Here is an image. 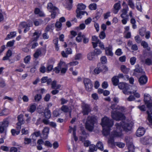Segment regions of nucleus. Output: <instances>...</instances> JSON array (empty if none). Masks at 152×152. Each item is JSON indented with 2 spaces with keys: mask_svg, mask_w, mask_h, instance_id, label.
<instances>
[{
  "mask_svg": "<svg viewBox=\"0 0 152 152\" xmlns=\"http://www.w3.org/2000/svg\"><path fill=\"white\" fill-rule=\"evenodd\" d=\"M115 105H112L111 106V109L114 110V109H116V111H114L111 112V116L112 118L114 119L116 121L121 120L125 118L123 114L119 111H123L124 110V107L119 106H117L115 107Z\"/></svg>",
  "mask_w": 152,
  "mask_h": 152,
  "instance_id": "nucleus-1",
  "label": "nucleus"
},
{
  "mask_svg": "<svg viewBox=\"0 0 152 152\" xmlns=\"http://www.w3.org/2000/svg\"><path fill=\"white\" fill-rule=\"evenodd\" d=\"M113 124V121L105 117L102 119V125L103 127V134L105 136L108 135L110 132V128Z\"/></svg>",
  "mask_w": 152,
  "mask_h": 152,
  "instance_id": "nucleus-2",
  "label": "nucleus"
},
{
  "mask_svg": "<svg viewBox=\"0 0 152 152\" xmlns=\"http://www.w3.org/2000/svg\"><path fill=\"white\" fill-rule=\"evenodd\" d=\"M121 128L119 126V124H116V129H114L113 131L111 132L108 139V143L112 146H113L114 144V137L120 136L121 135Z\"/></svg>",
  "mask_w": 152,
  "mask_h": 152,
  "instance_id": "nucleus-3",
  "label": "nucleus"
},
{
  "mask_svg": "<svg viewBox=\"0 0 152 152\" xmlns=\"http://www.w3.org/2000/svg\"><path fill=\"white\" fill-rule=\"evenodd\" d=\"M96 121V119L94 117L88 116L87 117L85 124L86 128L90 132L92 131Z\"/></svg>",
  "mask_w": 152,
  "mask_h": 152,
  "instance_id": "nucleus-4",
  "label": "nucleus"
},
{
  "mask_svg": "<svg viewBox=\"0 0 152 152\" xmlns=\"http://www.w3.org/2000/svg\"><path fill=\"white\" fill-rule=\"evenodd\" d=\"M86 5L82 3H80L78 4L77 6V9L76 10L77 17L78 18H81L82 15H84L85 14L88 15V14L85 11H82L81 10H84L86 8Z\"/></svg>",
  "mask_w": 152,
  "mask_h": 152,
  "instance_id": "nucleus-5",
  "label": "nucleus"
},
{
  "mask_svg": "<svg viewBox=\"0 0 152 152\" xmlns=\"http://www.w3.org/2000/svg\"><path fill=\"white\" fill-rule=\"evenodd\" d=\"M118 85L119 88L123 90V92L125 94L129 95L132 93L129 91L130 86L128 84L124 83H120Z\"/></svg>",
  "mask_w": 152,
  "mask_h": 152,
  "instance_id": "nucleus-6",
  "label": "nucleus"
},
{
  "mask_svg": "<svg viewBox=\"0 0 152 152\" xmlns=\"http://www.w3.org/2000/svg\"><path fill=\"white\" fill-rule=\"evenodd\" d=\"M108 70V69L106 66L100 63L97 64V67L94 69V74H98L101 72H105Z\"/></svg>",
  "mask_w": 152,
  "mask_h": 152,
  "instance_id": "nucleus-7",
  "label": "nucleus"
},
{
  "mask_svg": "<svg viewBox=\"0 0 152 152\" xmlns=\"http://www.w3.org/2000/svg\"><path fill=\"white\" fill-rule=\"evenodd\" d=\"M116 124H119V126L121 128V132L123 129L126 131H127L130 130L132 126V124L126 123L123 121H121L120 123H116L115 126L116 127ZM115 129H116V127Z\"/></svg>",
  "mask_w": 152,
  "mask_h": 152,
  "instance_id": "nucleus-8",
  "label": "nucleus"
},
{
  "mask_svg": "<svg viewBox=\"0 0 152 152\" xmlns=\"http://www.w3.org/2000/svg\"><path fill=\"white\" fill-rule=\"evenodd\" d=\"M82 113L84 115H88L91 111L89 105L85 104H83L82 106Z\"/></svg>",
  "mask_w": 152,
  "mask_h": 152,
  "instance_id": "nucleus-9",
  "label": "nucleus"
},
{
  "mask_svg": "<svg viewBox=\"0 0 152 152\" xmlns=\"http://www.w3.org/2000/svg\"><path fill=\"white\" fill-rule=\"evenodd\" d=\"M9 124L8 121L7 120H4L0 122V133H3L8 127Z\"/></svg>",
  "mask_w": 152,
  "mask_h": 152,
  "instance_id": "nucleus-10",
  "label": "nucleus"
},
{
  "mask_svg": "<svg viewBox=\"0 0 152 152\" xmlns=\"http://www.w3.org/2000/svg\"><path fill=\"white\" fill-rule=\"evenodd\" d=\"M151 99V97L149 94H145L144 101L145 104H147L148 108H150L152 104V101Z\"/></svg>",
  "mask_w": 152,
  "mask_h": 152,
  "instance_id": "nucleus-11",
  "label": "nucleus"
},
{
  "mask_svg": "<svg viewBox=\"0 0 152 152\" xmlns=\"http://www.w3.org/2000/svg\"><path fill=\"white\" fill-rule=\"evenodd\" d=\"M151 107L148 108L149 110L147 111L148 115V120L149 123V125L152 126V104L151 106Z\"/></svg>",
  "mask_w": 152,
  "mask_h": 152,
  "instance_id": "nucleus-12",
  "label": "nucleus"
},
{
  "mask_svg": "<svg viewBox=\"0 0 152 152\" xmlns=\"http://www.w3.org/2000/svg\"><path fill=\"white\" fill-rule=\"evenodd\" d=\"M32 26V23L31 22H29L28 23L25 22H23L20 23L19 27L20 28H27L31 27Z\"/></svg>",
  "mask_w": 152,
  "mask_h": 152,
  "instance_id": "nucleus-13",
  "label": "nucleus"
},
{
  "mask_svg": "<svg viewBox=\"0 0 152 152\" xmlns=\"http://www.w3.org/2000/svg\"><path fill=\"white\" fill-rule=\"evenodd\" d=\"M49 128L48 127H45L42 131V137L44 139H46L48 137L49 131Z\"/></svg>",
  "mask_w": 152,
  "mask_h": 152,
  "instance_id": "nucleus-14",
  "label": "nucleus"
},
{
  "mask_svg": "<svg viewBox=\"0 0 152 152\" xmlns=\"http://www.w3.org/2000/svg\"><path fill=\"white\" fill-rule=\"evenodd\" d=\"M65 66V63L62 61H60L58 64V65L57 67L55 68L54 70L56 73H58L61 69L62 66Z\"/></svg>",
  "mask_w": 152,
  "mask_h": 152,
  "instance_id": "nucleus-15",
  "label": "nucleus"
},
{
  "mask_svg": "<svg viewBox=\"0 0 152 152\" xmlns=\"http://www.w3.org/2000/svg\"><path fill=\"white\" fill-rule=\"evenodd\" d=\"M41 32L40 31H36L34 34L33 38H32L30 42L31 43L33 42H36L37 41L38 39L39 38Z\"/></svg>",
  "mask_w": 152,
  "mask_h": 152,
  "instance_id": "nucleus-16",
  "label": "nucleus"
},
{
  "mask_svg": "<svg viewBox=\"0 0 152 152\" xmlns=\"http://www.w3.org/2000/svg\"><path fill=\"white\" fill-rule=\"evenodd\" d=\"M145 132L144 128L143 127L139 128L136 132V135L138 137H140L143 135Z\"/></svg>",
  "mask_w": 152,
  "mask_h": 152,
  "instance_id": "nucleus-17",
  "label": "nucleus"
},
{
  "mask_svg": "<svg viewBox=\"0 0 152 152\" xmlns=\"http://www.w3.org/2000/svg\"><path fill=\"white\" fill-rule=\"evenodd\" d=\"M148 80L147 77L145 75L141 76L139 79V81L141 85H144L146 83Z\"/></svg>",
  "mask_w": 152,
  "mask_h": 152,
  "instance_id": "nucleus-18",
  "label": "nucleus"
},
{
  "mask_svg": "<svg viewBox=\"0 0 152 152\" xmlns=\"http://www.w3.org/2000/svg\"><path fill=\"white\" fill-rule=\"evenodd\" d=\"M47 9L50 12H52L53 11H58V9L53 6L51 3H49L48 4Z\"/></svg>",
  "mask_w": 152,
  "mask_h": 152,
  "instance_id": "nucleus-19",
  "label": "nucleus"
},
{
  "mask_svg": "<svg viewBox=\"0 0 152 152\" xmlns=\"http://www.w3.org/2000/svg\"><path fill=\"white\" fill-rule=\"evenodd\" d=\"M114 10H113V13L115 14H117L121 8V4L120 2H118L115 3L113 6Z\"/></svg>",
  "mask_w": 152,
  "mask_h": 152,
  "instance_id": "nucleus-20",
  "label": "nucleus"
},
{
  "mask_svg": "<svg viewBox=\"0 0 152 152\" xmlns=\"http://www.w3.org/2000/svg\"><path fill=\"white\" fill-rule=\"evenodd\" d=\"M96 56L93 52L89 53L87 55V58L88 60L90 61L94 60Z\"/></svg>",
  "mask_w": 152,
  "mask_h": 152,
  "instance_id": "nucleus-21",
  "label": "nucleus"
},
{
  "mask_svg": "<svg viewBox=\"0 0 152 152\" xmlns=\"http://www.w3.org/2000/svg\"><path fill=\"white\" fill-rule=\"evenodd\" d=\"M44 115L45 118L48 119L51 117V114L50 111L48 109L46 108L44 110Z\"/></svg>",
  "mask_w": 152,
  "mask_h": 152,
  "instance_id": "nucleus-22",
  "label": "nucleus"
},
{
  "mask_svg": "<svg viewBox=\"0 0 152 152\" xmlns=\"http://www.w3.org/2000/svg\"><path fill=\"white\" fill-rule=\"evenodd\" d=\"M23 115H20L18 117V122L17 124H23L25 123V121L23 118Z\"/></svg>",
  "mask_w": 152,
  "mask_h": 152,
  "instance_id": "nucleus-23",
  "label": "nucleus"
},
{
  "mask_svg": "<svg viewBox=\"0 0 152 152\" xmlns=\"http://www.w3.org/2000/svg\"><path fill=\"white\" fill-rule=\"evenodd\" d=\"M128 7L126 9H124L122 10V14L121 15V16L122 18H126L128 17V15H127V12L128 10Z\"/></svg>",
  "mask_w": 152,
  "mask_h": 152,
  "instance_id": "nucleus-24",
  "label": "nucleus"
},
{
  "mask_svg": "<svg viewBox=\"0 0 152 152\" xmlns=\"http://www.w3.org/2000/svg\"><path fill=\"white\" fill-rule=\"evenodd\" d=\"M44 49L42 48H41L37 50L36 52L34 54V56L36 58H37L41 54V50Z\"/></svg>",
  "mask_w": 152,
  "mask_h": 152,
  "instance_id": "nucleus-25",
  "label": "nucleus"
},
{
  "mask_svg": "<svg viewBox=\"0 0 152 152\" xmlns=\"http://www.w3.org/2000/svg\"><path fill=\"white\" fill-rule=\"evenodd\" d=\"M106 54L108 56H112L113 55V53L112 51V49L108 47L105 48Z\"/></svg>",
  "mask_w": 152,
  "mask_h": 152,
  "instance_id": "nucleus-26",
  "label": "nucleus"
},
{
  "mask_svg": "<svg viewBox=\"0 0 152 152\" xmlns=\"http://www.w3.org/2000/svg\"><path fill=\"white\" fill-rule=\"evenodd\" d=\"M112 81L113 85L116 86L118 85L119 82V80L117 76H114L112 79Z\"/></svg>",
  "mask_w": 152,
  "mask_h": 152,
  "instance_id": "nucleus-27",
  "label": "nucleus"
},
{
  "mask_svg": "<svg viewBox=\"0 0 152 152\" xmlns=\"http://www.w3.org/2000/svg\"><path fill=\"white\" fill-rule=\"evenodd\" d=\"M36 109V106L35 104H34L31 105L28 110L29 112L32 113L35 111Z\"/></svg>",
  "mask_w": 152,
  "mask_h": 152,
  "instance_id": "nucleus-28",
  "label": "nucleus"
},
{
  "mask_svg": "<svg viewBox=\"0 0 152 152\" xmlns=\"http://www.w3.org/2000/svg\"><path fill=\"white\" fill-rule=\"evenodd\" d=\"M61 110H62L64 112H71L70 108L66 105H63L61 107Z\"/></svg>",
  "mask_w": 152,
  "mask_h": 152,
  "instance_id": "nucleus-29",
  "label": "nucleus"
},
{
  "mask_svg": "<svg viewBox=\"0 0 152 152\" xmlns=\"http://www.w3.org/2000/svg\"><path fill=\"white\" fill-rule=\"evenodd\" d=\"M133 88L134 89H133L132 91H130V92H131L132 93H130L129 94H133L135 97L137 98H139L140 97V95L139 93H136V91L137 90V88L136 87L134 86L133 87Z\"/></svg>",
  "mask_w": 152,
  "mask_h": 152,
  "instance_id": "nucleus-30",
  "label": "nucleus"
},
{
  "mask_svg": "<svg viewBox=\"0 0 152 152\" xmlns=\"http://www.w3.org/2000/svg\"><path fill=\"white\" fill-rule=\"evenodd\" d=\"M121 71L124 74H127L129 72V69L127 68L126 66L124 65H122L121 66Z\"/></svg>",
  "mask_w": 152,
  "mask_h": 152,
  "instance_id": "nucleus-31",
  "label": "nucleus"
},
{
  "mask_svg": "<svg viewBox=\"0 0 152 152\" xmlns=\"http://www.w3.org/2000/svg\"><path fill=\"white\" fill-rule=\"evenodd\" d=\"M96 146L97 148L99 149L101 151H102L104 150L103 144L101 141L98 142L96 144Z\"/></svg>",
  "mask_w": 152,
  "mask_h": 152,
  "instance_id": "nucleus-32",
  "label": "nucleus"
},
{
  "mask_svg": "<svg viewBox=\"0 0 152 152\" xmlns=\"http://www.w3.org/2000/svg\"><path fill=\"white\" fill-rule=\"evenodd\" d=\"M97 150V148L95 145L91 144L89 146L88 152H94V151H96Z\"/></svg>",
  "mask_w": 152,
  "mask_h": 152,
  "instance_id": "nucleus-33",
  "label": "nucleus"
},
{
  "mask_svg": "<svg viewBox=\"0 0 152 152\" xmlns=\"http://www.w3.org/2000/svg\"><path fill=\"white\" fill-rule=\"evenodd\" d=\"M61 112V110L60 109H56L53 112V115L54 117H57L59 115Z\"/></svg>",
  "mask_w": 152,
  "mask_h": 152,
  "instance_id": "nucleus-34",
  "label": "nucleus"
},
{
  "mask_svg": "<svg viewBox=\"0 0 152 152\" xmlns=\"http://www.w3.org/2000/svg\"><path fill=\"white\" fill-rule=\"evenodd\" d=\"M67 69V67L65 64V66H62L61 69L60 70L61 73L62 75H63L66 72Z\"/></svg>",
  "mask_w": 152,
  "mask_h": 152,
  "instance_id": "nucleus-35",
  "label": "nucleus"
},
{
  "mask_svg": "<svg viewBox=\"0 0 152 152\" xmlns=\"http://www.w3.org/2000/svg\"><path fill=\"white\" fill-rule=\"evenodd\" d=\"M72 129H73V137L74 138V140L75 141H76L78 140V138L76 137V127L75 126H74V127L73 128H72Z\"/></svg>",
  "mask_w": 152,
  "mask_h": 152,
  "instance_id": "nucleus-36",
  "label": "nucleus"
},
{
  "mask_svg": "<svg viewBox=\"0 0 152 152\" xmlns=\"http://www.w3.org/2000/svg\"><path fill=\"white\" fill-rule=\"evenodd\" d=\"M16 35V32L15 31L13 32H11L10 34H8L7 37L6 38V39H8V38H11L15 37Z\"/></svg>",
  "mask_w": 152,
  "mask_h": 152,
  "instance_id": "nucleus-37",
  "label": "nucleus"
},
{
  "mask_svg": "<svg viewBox=\"0 0 152 152\" xmlns=\"http://www.w3.org/2000/svg\"><path fill=\"white\" fill-rule=\"evenodd\" d=\"M93 53L96 56L101 54L102 53V51L99 49L96 48L94 50Z\"/></svg>",
  "mask_w": 152,
  "mask_h": 152,
  "instance_id": "nucleus-38",
  "label": "nucleus"
},
{
  "mask_svg": "<svg viewBox=\"0 0 152 152\" xmlns=\"http://www.w3.org/2000/svg\"><path fill=\"white\" fill-rule=\"evenodd\" d=\"M81 36L83 38H84L85 36L84 35H83L82 36V33H80L78 34V36L76 38V40L78 42H80L81 40Z\"/></svg>",
  "mask_w": 152,
  "mask_h": 152,
  "instance_id": "nucleus-39",
  "label": "nucleus"
},
{
  "mask_svg": "<svg viewBox=\"0 0 152 152\" xmlns=\"http://www.w3.org/2000/svg\"><path fill=\"white\" fill-rule=\"evenodd\" d=\"M145 63L148 66L152 65V59L150 58H147L145 60Z\"/></svg>",
  "mask_w": 152,
  "mask_h": 152,
  "instance_id": "nucleus-40",
  "label": "nucleus"
},
{
  "mask_svg": "<svg viewBox=\"0 0 152 152\" xmlns=\"http://www.w3.org/2000/svg\"><path fill=\"white\" fill-rule=\"evenodd\" d=\"M93 86L92 83L85 86L86 90L88 91H91Z\"/></svg>",
  "mask_w": 152,
  "mask_h": 152,
  "instance_id": "nucleus-41",
  "label": "nucleus"
},
{
  "mask_svg": "<svg viewBox=\"0 0 152 152\" xmlns=\"http://www.w3.org/2000/svg\"><path fill=\"white\" fill-rule=\"evenodd\" d=\"M135 68L134 69V71L135 72H141L142 71V69L141 68L139 67V64H137L135 66Z\"/></svg>",
  "mask_w": 152,
  "mask_h": 152,
  "instance_id": "nucleus-42",
  "label": "nucleus"
},
{
  "mask_svg": "<svg viewBox=\"0 0 152 152\" xmlns=\"http://www.w3.org/2000/svg\"><path fill=\"white\" fill-rule=\"evenodd\" d=\"M136 58L134 57H131L130 59V62L131 65H134L136 63Z\"/></svg>",
  "mask_w": 152,
  "mask_h": 152,
  "instance_id": "nucleus-43",
  "label": "nucleus"
},
{
  "mask_svg": "<svg viewBox=\"0 0 152 152\" xmlns=\"http://www.w3.org/2000/svg\"><path fill=\"white\" fill-rule=\"evenodd\" d=\"M83 83L85 86L92 83L89 79L86 78L84 79Z\"/></svg>",
  "mask_w": 152,
  "mask_h": 152,
  "instance_id": "nucleus-44",
  "label": "nucleus"
},
{
  "mask_svg": "<svg viewBox=\"0 0 152 152\" xmlns=\"http://www.w3.org/2000/svg\"><path fill=\"white\" fill-rule=\"evenodd\" d=\"M141 45L143 46L144 48H147V49L149 50L150 48L148 47V43L145 41H143L141 42Z\"/></svg>",
  "mask_w": 152,
  "mask_h": 152,
  "instance_id": "nucleus-45",
  "label": "nucleus"
},
{
  "mask_svg": "<svg viewBox=\"0 0 152 152\" xmlns=\"http://www.w3.org/2000/svg\"><path fill=\"white\" fill-rule=\"evenodd\" d=\"M130 22L132 24V28H137V26L135 24L136 21L134 18H132L130 20Z\"/></svg>",
  "mask_w": 152,
  "mask_h": 152,
  "instance_id": "nucleus-46",
  "label": "nucleus"
},
{
  "mask_svg": "<svg viewBox=\"0 0 152 152\" xmlns=\"http://www.w3.org/2000/svg\"><path fill=\"white\" fill-rule=\"evenodd\" d=\"M106 29H103V31H102L99 35V37L101 39H103L105 37V34L104 32V30Z\"/></svg>",
  "mask_w": 152,
  "mask_h": 152,
  "instance_id": "nucleus-47",
  "label": "nucleus"
},
{
  "mask_svg": "<svg viewBox=\"0 0 152 152\" xmlns=\"http://www.w3.org/2000/svg\"><path fill=\"white\" fill-rule=\"evenodd\" d=\"M89 7L91 10H95L96 9V4L95 3L91 4L89 5Z\"/></svg>",
  "mask_w": 152,
  "mask_h": 152,
  "instance_id": "nucleus-48",
  "label": "nucleus"
},
{
  "mask_svg": "<svg viewBox=\"0 0 152 152\" xmlns=\"http://www.w3.org/2000/svg\"><path fill=\"white\" fill-rule=\"evenodd\" d=\"M128 80H129V83L131 84H133L134 80L132 77H131L130 78L129 77V76L128 75H125V76Z\"/></svg>",
  "mask_w": 152,
  "mask_h": 152,
  "instance_id": "nucleus-49",
  "label": "nucleus"
},
{
  "mask_svg": "<svg viewBox=\"0 0 152 152\" xmlns=\"http://www.w3.org/2000/svg\"><path fill=\"white\" fill-rule=\"evenodd\" d=\"M136 7L137 10L140 12H142V8L141 3L140 2L136 3Z\"/></svg>",
  "mask_w": 152,
  "mask_h": 152,
  "instance_id": "nucleus-50",
  "label": "nucleus"
},
{
  "mask_svg": "<svg viewBox=\"0 0 152 152\" xmlns=\"http://www.w3.org/2000/svg\"><path fill=\"white\" fill-rule=\"evenodd\" d=\"M134 39L136 42L138 43H140L142 41V39L139 35H137L135 37Z\"/></svg>",
  "mask_w": 152,
  "mask_h": 152,
  "instance_id": "nucleus-51",
  "label": "nucleus"
},
{
  "mask_svg": "<svg viewBox=\"0 0 152 152\" xmlns=\"http://www.w3.org/2000/svg\"><path fill=\"white\" fill-rule=\"evenodd\" d=\"M41 98V95L40 94H38L35 96L34 99L36 101H39Z\"/></svg>",
  "mask_w": 152,
  "mask_h": 152,
  "instance_id": "nucleus-52",
  "label": "nucleus"
},
{
  "mask_svg": "<svg viewBox=\"0 0 152 152\" xmlns=\"http://www.w3.org/2000/svg\"><path fill=\"white\" fill-rule=\"evenodd\" d=\"M146 32L145 29H140L139 30L140 34L142 37L145 35Z\"/></svg>",
  "mask_w": 152,
  "mask_h": 152,
  "instance_id": "nucleus-53",
  "label": "nucleus"
},
{
  "mask_svg": "<svg viewBox=\"0 0 152 152\" xmlns=\"http://www.w3.org/2000/svg\"><path fill=\"white\" fill-rule=\"evenodd\" d=\"M100 60L101 62H102L101 63H102L103 64H104L107 62V58L105 56H102L101 57V58Z\"/></svg>",
  "mask_w": 152,
  "mask_h": 152,
  "instance_id": "nucleus-54",
  "label": "nucleus"
},
{
  "mask_svg": "<svg viewBox=\"0 0 152 152\" xmlns=\"http://www.w3.org/2000/svg\"><path fill=\"white\" fill-rule=\"evenodd\" d=\"M31 139L30 138H25L24 140V143L26 144H28L31 142Z\"/></svg>",
  "mask_w": 152,
  "mask_h": 152,
  "instance_id": "nucleus-55",
  "label": "nucleus"
},
{
  "mask_svg": "<svg viewBox=\"0 0 152 152\" xmlns=\"http://www.w3.org/2000/svg\"><path fill=\"white\" fill-rule=\"evenodd\" d=\"M70 33L71 35L69 36V37L71 39H72L77 35V33L75 31H71Z\"/></svg>",
  "mask_w": 152,
  "mask_h": 152,
  "instance_id": "nucleus-56",
  "label": "nucleus"
},
{
  "mask_svg": "<svg viewBox=\"0 0 152 152\" xmlns=\"http://www.w3.org/2000/svg\"><path fill=\"white\" fill-rule=\"evenodd\" d=\"M97 43L99 44L98 46L101 48V49L103 50H104L105 49L103 43L101 42L100 40L99 41H98V42H97Z\"/></svg>",
  "mask_w": 152,
  "mask_h": 152,
  "instance_id": "nucleus-57",
  "label": "nucleus"
},
{
  "mask_svg": "<svg viewBox=\"0 0 152 152\" xmlns=\"http://www.w3.org/2000/svg\"><path fill=\"white\" fill-rule=\"evenodd\" d=\"M11 132L12 135L13 136L15 135V134H16V135H18L19 134V133L20 132V131H16L14 129H12L11 131Z\"/></svg>",
  "mask_w": 152,
  "mask_h": 152,
  "instance_id": "nucleus-58",
  "label": "nucleus"
},
{
  "mask_svg": "<svg viewBox=\"0 0 152 152\" xmlns=\"http://www.w3.org/2000/svg\"><path fill=\"white\" fill-rule=\"evenodd\" d=\"M116 145L118 146L119 148H123L124 147L125 144L124 143L122 142H116Z\"/></svg>",
  "mask_w": 152,
  "mask_h": 152,
  "instance_id": "nucleus-59",
  "label": "nucleus"
},
{
  "mask_svg": "<svg viewBox=\"0 0 152 152\" xmlns=\"http://www.w3.org/2000/svg\"><path fill=\"white\" fill-rule=\"evenodd\" d=\"M15 42L14 40H12V41L8 42L7 45V46L12 47L13 46L14 44V43Z\"/></svg>",
  "mask_w": 152,
  "mask_h": 152,
  "instance_id": "nucleus-60",
  "label": "nucleus"
},
{
  "mask_svg": "<svg viewBox=\"0 0 152 152\" xmlns=\"http://www.w3.org/2000/svg\"><path fill=\"white\" fill-rule=\"evenodd\" d=\"M115 54L118 56L121 55L122 54L121 50L120 49H118L115 52Z\"/></svg>",
  "mask_w": 152,
  "mask_h": 152,
  "instance_id": "nucleus-61",
  "label": "nucleus"
},
{
  "mask_svg": "<svg viewBox=\"0 0 152 152\" xmlns=\"http://www.w3.org/2000/svg\"><path fill=\"white\" fill-rule=\"evenodd\" d=\"M30 60V56H28L24 58V61L26 63L28 64Z\"/></svg>",
  "mask_w": 152,
  "mask_h": 152,
  "instance_id": "nucleus-62",
  "label": "nucleus"
},
{
  "mask_svg": "<svg viewBox=\"0 0 152 152\" xmlns=\"http://www.w3.org/2000/svg\"><path fill=\"white\" fill-rule=\"evenodd\" d=\"M44 145L45 146L50 147H51L52 146V145L49 141H46L45 142Z\"/></svg>",
  "mask_w": 152,
  "mask_h": 152,
  "instance_id": "nucleus-63",
  "label": "nucleus"
},
{
  "mask_svg": "<svg viewBox=\"0 0 152 152\" xmlns=\"http://www.w3.org/2000/svg\"><path fill=\"white\" fill-rule=\"evenodd\" d=\"M46 70V67L43 66H41L39 69L40 72L42 73H44Z\"/></svg>",
  "mask_w": 152,
  "mask_h": 152,
  "instance_id": "nucleus-64",
  "label": "nucleus"
}]
</instances>
